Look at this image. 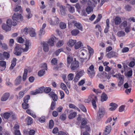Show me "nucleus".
Masks as SVG:
<instances>
[{"instance_id": "1", "label": "nucleus", "mask_w": 135, "mask_h": 135, "mask_svg": "<svg viewBox=\"0 0 135 135\" xmlns=\"http://www.w3.org/2000/svg\"><path fill=\"white\" fill-rule=\"evenodd\" d=\"M23 18L21 14L18 13H14L12 17L13 20V25L16 26L17 24V22L22 21Z\"/></svg>"}, {"instance_id": "2", "label": "nucleus", "mask_w": 135, "mask_h": 135, "mask_svg": "<svg viewBox=\"0 0 135 135\" xmlns=\"http://www.w3.org/2000/svg\"><path fill=\"white\" fill-rule=\"evenodd\" d=\"M48 21L50 25L53 26L57 25L60 22L59 18L56 16L48 18Z\"/></svg>"}, {"instance_id": "3", "label": "nucleus", "mask_w": 135, "mask_h": 135, "mask_svg": "<svg viewBox=\"0 0 135 135\" xmlns=\"http://www.w3.org/2000/svg\"><path fill=\"white\" fill-rule=\"evenodd\" d=\"M105 113L104 108L101 107L99 108L97 113V118L99 120L102 117Z\"/></svg>"}, {"instance_id": "4", "label": "nucleus", "mask_w": 135, "mask_h": 135, "mask_svg": "<svg viewBox=\"0 0 135 135\" xmlns=\"http://www.w3.org/2000/svg\"><path fill=\"white\" fill-rule=\"evenodd\" d=\"M75 60V59L71 63L70 66L71 69L72 70L76 69L79 66V62Z\"/></svg>"}, {"instance_id": "5", "label": "nucleus", "mask_w": 135, "mask_h": 135, "mask_svg": "<svg viewBox=\"0 0 135 135\" xmlns=\"http://www.w3.org/2000/svg\"><path fill=\"white\" fill-rule=\"evenodd\" d=\"M56 39L57 38L55 36H51L50 38L47 42L49 45L52 46L54 45V42Z\"/></svg>"}, {"instance_id": "6", "label": "nucleus", "mask_w": 135, "mask_h": 135, "mask_svg": "<svg viewBox=\"0 0 135 135\" xmlns=\"http://www.w3.org/2000/svg\"><path fill=\"white\" fill-rule=\"evenodd\" d=\"M94 98H92L91 97H89L88 98V99L89 100V101H90L92 99V105L94 107V108L95 109L97 108L95 101L97 100V97L96 96H94Z\"/></svg>"}, {"instance_id": "7", "label": "nucleus", "mask_w": 135, "mask_h": 135, "mask_svg": "<svg viewBox=\"0 0 135 135\" xmlns=\"http://www.w3.org/2000/svg\"><path fill=\"white\" fill-rule=\"evenodd\" d=\"M118 54L115 51H112L107 54V56L109 58L113 57H117Z\"/></svg>"}, {"instance_id": "8", "label": "nucleus", "mask_w": 135, "mask_h": 135, "mask_svg": "<svg viewBox=\"0 0 135 135\" xmlns=\"http://www.w3.org/2000/svg\"><path fill=\"white\" fill-rule=\"evenodd\" d=\"M68 118L69 119H71L75 117L76 115V112H74L72 110H70L69 112Z\"/></svg>"}, {"instance_id": "9", "label": "nucleus", "mask_w": 135, "mask_h": 135, "mask_svg": "<svg viewBox=\"0 0 135 135\" xmlns=\"http://www.w3.org/2000/svg\"><path fill=\"white\" fill-rule=\"evenodd\" d=\"M67 8L69 11L70 13H73L75 12V9L74 7L73 6L69 4H67Z\"/></svg>"}, {"instance_id": "10", "label": "nucleus", "mask_w": 135, "mask_h": 135, "mask_svg": "<svg viewBox=\"0 0 135 135\" xmlns=\"http://www.w3.org/2000/svg\"><path fill=\"white\" fill-rule=\"evenodd\" d=\"M49 95L50 97H51L54 101V102H55L57 100L58 98L57 95L55 94L53 92H51L49 94Z\"/></svg>"}, {"instance_id": "11", "label": "nucleus", "mask_w": 135, "mask_h": 135, "mask_svg": "<svg viewBox=\"0 0 135 135\" xmlns=\"http://www.w3.org/2000/svg\"><path fill=\"white\" fill-rule=\"evenodd\" d=\"M72 23H74V26L78 29L82 31L83 27L81 23H77L75 21H72Z\"/></svg>"}, {"instance_id": "12", "label": "nucleus", "mask_w": 135, "mask_h": 135, "mask_svg": "<svg viewBox=\"0 0 135 135\" xmlns=\"http://www.w3.org/2000/svg\"><path fill=\"white\" fill-rule=\"evenodd\" d=\"M109 106L111 107L109 109V110L110 111H113L117 108L118 105L115 103H112L110 104Z\"/></svg>"}, {"instance_id": "13", "label": "nucleus", "mask_w": 135, "mask_h": 135, "mask_svg": "<svg viewBox=\"0 0 135 135\" xmlns=\"http://www.w3.org/2000/svg\"><path fill=\"white\" fill-rule=\"evenodd\" d=\"M43 50L45 52H47L49 50V46L47 42H43L42 43Z\"/></svg>"}, {"instance_id": "14", "label": "nucleus", "mask_w": 135, "mask_h": 135, "mask_svg": "<svg viewBox=\"0 0 135 135\" xmlns=\"http://www.w3.org/2000/svg\"><path fill=\"white\" fill-rule=\"evenodd\" d=\"M65 7L64 6L61 5L60 7V9L61 14L64 16H65L66 13L65 12Z\"/></svg>"}, {"instance_id": "15", "label": "nucleus", "mask_w": 135, "mask_h": 135, "mask_svg": "<svg viewBox=\"0 0 135 135\" xmlns=\"http://www.w3.org/2000/svg\"><path fill=\"white\" fill-rule=\"evenodd\" d=\"M118 77L119 81L118 83V85L120 86L123 84L124 81V76L123 75H121L120 74Z\"/></svg>"}, {"instance_id": "16", "label": "nucleus", "mask_w": 135, "mask_h": 135, "mask_svg": "<svg viewBox=\"0 0 135 135\" xmlns=\"http://www.w3.org/2000/svg\"><path fill=\"white\" fill-rule=\"evenodd\" d=\"M3 30L6 32L9 31L11 30V27L7 26L6 24H3L2 26Z\"/></svg>"}, {"instance_id": "17", "label": "nucleus", "mask_w": 135, "mask_h": 135, "mask_svg": "<svg viewBox=\"0 0 135 135\" xmlns=\"http://www.w3.org/2000/svg\"><path fill=\"white\" fill-rule=\"evenodd\" d=\"M12 114V112H6L5 113L3 114V117L4 119H7L11 116Z\"/></svg>"}, {"instance_id": "18", "label": "nucleus", "mask_w": 135, "mask_h": 135, "mask_svg": "<svg viewBox=\"0 0 135 135\" xmlns=\"http://www.w3.org/2000/svg\"><path fill=\"white\" fill-rule=\"evenodd\" d=\"M9 96V93H4L1 98V100L2 101H6L8 99Z\"/></svg>"}, {"instance_id": "19", "label": "nucleus", "mask_w": 135, "mask_h": 135, "mask_svg": "<svg viewBox=\"0 0 135 135\" xmlns=\"http://www.w3.org/2000/svg\"><path fill=\"white\" fill-rule=\"evenodd\" d=\"M17 61V59L15 58H13V60L11 61V64L9 68V69L12 70L13 69V68L16 65V62Z\"/></svg>"}, {"instance_id": "20", "label": "nucleus", "mask_w": 135, "mask_h": 135, "mask_svg": "<svg viewBox=\"0 0 135 135\" xmlns=\"http://www.w3.org/2000/svg\"><path fill=\"white\" fill-rule=\"evenodd\" d=\"M25 45L26 47L23 49V51L26 52L28 50L29 47L31 45V43L29 40H26Z\"/></svg>"}, {"instance_id": "21", "label": "nucleus", "mask_w": 135, "mask_h": 135, "mask_svg": "<svg viewBox=\"0 0 135 135\" xmlns=\"http://www.w3.org/2000/svg\"><path fill=\"white\" fill-rule=\"evenodd\" d=\"M101 97V101L102 102L106 101L108 99L107 95L104 93H103L102 94Z\"/></svg>"}, {"instance_id": "22", "label": "nucleus", "mask_w": 135, "mask_h": 135, "mask_svg": "<svg viewBox=\"0 0 135 135\" xmlns=\"http://www.w3.org/2000/svg\"><path fill=\"white\" fill-rule=\"evenodd\" d=\"M29 33L30 36L32 37H35L36 35L35 30L32 28L30 30Z\"/></svg>"}, {"instance_id": "23", "label": "nucleus", "mask_w": 135, "mask_h": 135, "mask_svg": "<svg viewBox=\"0 0 135 135\" xmlns=\"http://www.w3.org/2000/svg\"><path fill=\"white\" fill-rule=\"evenodd\" d=\"M115 23V25H119L121 22V20L119 17H117L114 20Z\"/></svg>"}, {"instance_id": "24", "label": "nucleus", "mask_w": 135, "mask_h": 135, "mask_svg": "<svg viewBox=\"0 0 135 135\" xmlns=\"http://www.w3.org/2000/svg\"><path fill=\"white\" fill-rule=\"evenodd\" d=\"M76 41L75 40L70 39L68 42V44L71 46H73L76 43Z\"/></svg>"}, {"instance_id": "25", "label": "nucleus", "mask_w": 135, "mask_h": 135, "mask_svg": "<svg viewBox=\"0 0 135 135\" xmlns=\"http://www.w3.org/2000/svg\"><path fill=\"white\" fill-rule=\"evenodd\" d=\"M45 30L40 29L39 31L38 36L39 38H41L45 33Z\"/></svg>"}, {"instance_id": "26", "label": "nucleus", "mask_w": 135, "mask_h": 135, "mask_svg": "<svg viewBox=\"0 0 135 135\" xmlns=\"http://www.w3.org/2000/svg\"><path fill=\"white\" fill-rule=\"evenodd\" d=\"M22 80V77L21 76H19L16 79L15 81V84L16 85L20 84Z\"/></svg>"}, {"instance_id": "27", "label": "nucleus", "mask_w": 135, "mask_h": 135, "mask_svg": "<svg viewBox=\"0 0 135 135\" xmlns=\"http://www.w3.org/2000/svg\"><path fill=\"white\" fill-rule=\"evenodd\" d=\"M75 48L76 49H77L80 48L81 46L82 43L79 41L75 43Z\"/></svg>"}, {"instance_id": "28", "label": "nucleus", "mask_w": 135, "mask_h": 135, "mask_svg": "<svg viewBox=\"0 0 135 135\" xmlns=\"http://www.w3.org/2000/svg\"><path fill=\"white\" fill-rule=\"evenodd\" d=\"M117 35L119 37H123L125 36V34L124 32L122 31H119L117 33Z\"/></svg>"}, {"instance_id": "29", "label": "nucleus", "mask_w": 135, "mask_h": 135, "mask_svg": "<svg viewBox=\"0 0 135 135\" xmlns=\"http://www.w3.org/2000/svg\"><path fill=\"white\" fill-rule=\"evenodd\" d=\"M87 123V119L86 118H84L82 120V121L81 123V126L80 127L81 128H84V127L83 126L85 125Z\"/></svg>"}, {"instance_id": "30", "label": "nucleus", "mask_w": 135, "mask_h": 135, "mask_svg": "<svg viewBox=\"0 0 135 135\" xmlns=\"http://www.w3.org/2000/svg\"><path fill=\"white\" fill-rule=\"evenodd\" d=\"M79 32V31L77 29H74L72 30L71 32V34L74 36L77 35Z\"/></svg>"}, {"instance_id": "31", "label": "nucleus", "mask_w": 135, "mask_h": 135, "mask_svg": "<svg viewBox=\"0 0 135 135\" xmlns=\"http://www.w3.org/2000/svg\"><path fill=\"white\" fill-rule=\"evenodd\" d=\"M3 55L4 58L7 60H8L10 57V55L9 54V53L5 51L3 52Z\"/></svg>"}, {"instance_id": "32", "label": "nucleus", "mask_w": 135, "mask_h": 135, "mask_svg": "<svg viewBox=\"0 0 135 135\" xmlns=\"http://www.w3.org/2000/svg\"><path fill=\"white\" fill-rule=\"evenodd\" d=\"M28 70L26 69H25L24 70V72L23 76V80L24 81L26 79L27 75Z\"/></svg>"}, {"instance_id": "33", "label": "nucleus", "mask_w": 135, "mask_h": 135, "mask_svg": "<svg viewBox=\"0 0 135 135\" xmlns=\"http://www.w3.org/2000/svg\"><path fill=\"white\" fill-rule=\"evenodd\" d=\"M87 73L90 77L91 78H92L94 77L95 75V71L90 72L88 71V72H87Z\"/></svg>"}, {"instance_id": "34", "label": "nucleus", "mask_w": 135, "mask_h": 135, "mask_svg": "<svg viewBox=\"0 0 135 135\" xmlns=\"http://www.w3.org/2000/svg\"><path fill=\"white\" fill-rule=\"evenodd\" d=\"M73 60V58L70 56H68L67 58V62L68 63L67 66L69 67V64H70L72 61Z\"/></svg>"}, {"instance_id": "35", "label": "nucleus", "mask_w": 135, "mask_h": 135, "mask_svg": "<svg viewBox=\"0 0 135 135\" xmlns=\"http://www.w3.org/2000/svg\"><path fill=\"white\" fill-rule=\"evenodd\" d=\"M127 25V21H124L121 23L120 26V27L121 28L123 29Z\"/></svg>"}, {"instance_id": "36", "label": "nucleus", "mask_w": 135, "mask_h": 135, "mask_svg": "<svg viewBox=\"0 0 135 135\" xmlns=\"http://www.w3.org/2000/svg\"><path fill=\"white\" fill-rule=\"evenodd\" d=\"M46 117L43 116L39 118L38 120L39 122L41 123H44L45 122Z\"/></svg>"}, {"instance_id": "37", "label": "nucleus", "mask_w": 135, "mask_h": 135, "mask_svg": "<svg viewBox=\"0 0 135 135\" xmlns=\"http://www.w3.org/2000/svg\"><path fill=\"white\" fill-rule=\"evenodd\" d=\"M26 120L27 121V125H30L32 123V119L30 117H28L26 118Z\"/></svg>"}, {"instance_id": "38", "label": "nucleus", "mask_w": 135, "mask_h": 135, "mask_svg": "<svg viewBox=\"0 0 135 135\" xmlns=\"http://www.w3.org/2000/svg\"><path fill=\"white\" fill-rule=\"evenodd\" d=\"M31 28L29 27H25L23 30V33L26 35H27L28 34V32H30V30Z\"/></svg>"}, {"instance_id": "39", "label": "nucleus", "mask_w": 135, "mask_h": 135, "mask_svg": "<svg viewBox=\"0 0 135 135\" xmlns=\"http://www.w3.org/2000/svg\"><path fill=\"white\" fill-rule=\"evenodd\" d=\"M66 116L65 114L63 113L61 114L60 117V119L62 121H64L66 119Z\"/></svg>"}, {"instance_id": "40", "label": "nucleus", "mask_w": 135, "mask_h": 135, "mask_svg": "<svg viewBox=\"0 0 135 135\" xmlns=\"http://www.w3.org/2000/svg\"><path fill=\"white\" fill-rule=\"evenodd\" d=\"M56 105V103L55 102H52L50 109L51 110H54L55 108Z\"/></svg>"}, {"instance_id": "41", "label": "nucleus", "mask_w": 135, "mask_h": 135, "mask_svg": "<svg viewBox=\"0 0 135 135\" xmlns=\"http://www.w3.org/2000/svg\"><path fill=\"white\" fill-rule=\"evenodd\" d=\"M0 65L4 69V70L6 68V62L5 61H0Z\"/></svg>"}, {"instance_id": "42", "label": "nucleus", "mask_w": 135, "mask_h": 135, "mask_svg": "<svg viewBox=\"0 0 135 135\" xmlns=\"http://www.w3.org/2000/svg\"><path fill=\"white\" fill-rule=\"evenodd\" d=\"M45 73L44 69H42L39 71L38 73V74L39 76H41L43 75Z\"/></svg>"}, {"instance_id": "43", "label": "nucleus", "mask_w": 135, "mask_h": 135, "mask_svg": "<svg viewBox=\"0 0 135 135\" xmlns=\"http://www.w3.org/2000/svg\"><path fill=\"white\" fill-rule=\"evenodd\" d=\"M64 44V42L63 40H60L58 41L56 44L57 47H60L62 46Z\"/></svg>"}, {"instance_id": "44", "label": "nucleus", "mask_w": 135, "mask_h": 135, "mask_svg": "<svg viewBox=\"0 0 135 135\" xmlns=\"http://www.w3.org/2000/svg\"><path fill=\"white\" fill-rule=\"evenodd\" d=\"M74 75L72 73H70L68 76V79L69 81L72 80L74 78Z\"/></svg>"}, {"instance_id": "45", "label": "nucleus", "mask_w": 135, "mask_h": 135, "mask_svg": "<svg viewBox=\"0 0 135 135\" xmlns=\"http://www.w3.org/2000/svg\"><path fill=\"white\" fill-rule=\"evenodd\" d=\"M7 24L8 26L11 27L12 25H13V22H12L11 19H8L7 20Z\"/></svg>"}, {"instance_id": "46", "label": "nucleus", "mask_w": 135, "mask_h": 135, "mask_svg": "<svg viewBox=\"0 0 135 135\" xmlns=\"http://www.w3.org/2000/svg\"><path fill=\"white\" fill-rule=\"evenodd\" d=\"M86 10L87 13L89 14L93 11V8L91 6H89L86 8Z\"/></svg>"}, {"instance_id": "47", "label": "nucleus", "mask_w": 135, "mask_h": 135, "mask_svg": "<svg viewBox=\"0 0 135 135\" xmlns=\"http://www.w3.org/2000/svg\"><path fill=\"white\" fill-rule=\"evenodd\" d=\"M75 6L76 8L77 11L79 13L81 9V7L79 3H76L75 5Z\"/></svg>"}, {"instance_id": "48", "label": "nucleus", "mask_w": 135, "mask_h": 135, "mask_svg": "<svg viewBox=\"0 0 135 135\" xmlns=\"http://www.w3.org/2000/svg\"><path fill=\"white\" fill-rule=\"evenodd\" d=\"M30 96L28 95L25 96L24 97L23 99L24 103H27L28 102V100L30 99Z\"/></svg>"}, {"instance_id": "49", "label": "nucleus", "mask_w": 135, "mask_h": 135, "mask_svg": "<svg viewBox=\"0 0 135 135\" xmlns=\"http://www.w3.org/2000/svg\"><path fill=\"white\" fill-rule=\"evenodd\" d=\"M88 71L90 72L95 71L94 70V67L93 65L92 64L88 69L87 70V72H88Z\"/></svg>"}, {"instance_id": "50", "label": "nucleus", "mask_w": 135, "mask_h": 135, "mask_svg": "<svg viewBox=\"0 0 135 135\" xmlns=\"http://www.w3.org/2000/svg\"><path fill=\"white\" fill-rule=\"evenodd\" d=\"M54 125V122L53 120H50L49 124V127L50 129L52 128Z\"/></svg>"}, {"instance_id": "51", "label": "nucleus", "mask_w": 135, "mask_h": 135, "mask_svg": "<svg viewBox=\"0 0 135 135\" xmlns=\"http://www.w3.org/2000/svg\"><path fill=\"white\" fill-rule=\"evenodd\" d=\"M60 27L62 29H64L66 27V25L65 23L61 22L60 24Z\"/></svg>"}, {"instance_id": "52", "label": "nucleus", "mask_w": 135, "mask_h": 135, "mask_svg": "<svg viewBox=\"0 0 135 135\" xmlns=\"http://www.w3.org/2000/svg\"><path fill=\"white\" fill-rule=\"evenodd\" d=\"M93 91L95 92L97 94H100L102 93L101 90L99 89H95L94 88H93Z\"/></svg>"}, {"instance_id": "53", "label": "nucleus", "mask_w": 135, "mask_h": 135, "mask_svg": "<svg viewBox=\"0 0 135 135\" xmlns=\"http://www.w3.org/2000/svg\"><path fill=\"white\" fill-rule=\"evenodd\" d=\"M14 53L17 56H19L21 55L22 53V51L14 50L13 51Z\"/></svg>"}, {"instance_id": "54", "label": "nucleus", "mask_w": 135, "mask_h": 135, "mask_svg": "<svg viewBox=\"0 0 135 135\" xmlns=\"http://www.w3.org/2000/svg\"><path fill=\"white\" fill-rule=\"evenodd\" d=\"M22 106L23 109H27L29 107L28 104L27 103H23L22 104Z\"/></svg>"}, {"instance_id": "55", "label": "nucleus", "mask_w": 135, "mask_h": 135, "mask_svg": "<svg viewBox=\"0 0 135 135\" xmlns=\"http://www.w3.org/2000/svg\"><path fill=\"white\" fill-rule=\"evenodd\" d=\"M102 17V16L100 14H98V17L97 18V19L94 22V23L96 24L101 19Z\"/></svg>"}, {"instance_id": "56", "label": "nucleus", "mask_w": 135, "mask_h": 135, "mask_svg": "<svg viewBox=\"0 0 135 135\" xmlns=\"http://www.w3.org/2000/svg\"><path fill=\"white\" fill-rule=\"evenodd\" d=\"M2 48L5 50H6L8 49V47L7 45L4 43H2L1 45Z\"/></svg>"}, {"instance_id": "57", "label": "nucleus", "mask_w": 135, "mask_h": 135, "mask_svg": "<svg viewBox=\"0 0 135 135\" xmlns=\"http://www.w3.org/2000/svg\"><path fill=\"white\" fill-rule=\"evenodd\" d=\"M132 70H130L128 71L127 74H125V76L127 77H129L132 76Z\"/></svg>"}, {"instance_id": "58", "label": "nucleus", "mask_w": 135, "mask_h": 135, "mask_svg": "<svg viewBox=\"0 0 135 135\" xmlns=\"http://www.w3.org/2000/svg\"><path fill=\"white\" fill-rule=\"evenodd\" d=\"M79 108L84 112H86V111L85 108L83 105L80 104L79 105Z\"/></svg>"}, {"instance_id": "59", "label": "nucleus", "mask_w": 135, "mask_h": 135, "mask_svg": "<svg viewBox=\"0 0 135 135\" xmlns=\"http://www.w3.org/2000/svg\"><path fill=\"white\" fill-rule=\"evenodd\" d=\"M133 60L134 61H131L129 64V66L131 67H133L135 64V60L134 58L133 59Z\"/></svg>"}, {"instance_id": "60", "label": "nucleus", "mask_w": 135, "mask_h": 135, "mask_svg": "<svg viewBox=\"0 0 135 135\" xmlns=\"http://www.w3.org/2000/svg\"><path fill=\"white\" fill-rule=\"evenodd\" d=\"M63 51V49L61 48V49H59L57 50L56 51V52L55 53V55L56 56H58L61 52L62 51Z\"/></svg>"}, {"instance_id": "61", "label": "nucleus", "mask_w": 135, "mask_h": 135, "mask_svg": "<svg viewBox=\"0 0 135 135\" xmlns=\"http://www.w3.org/2000/svg\"><path fill=\"white\" fill-rule=\"evenodd\" d=\"M23 50V49H22L21 47L19 45H17L15 48L14 50L22 51Z\"/></svg>"}, {"instance_id": "62", "label": "nucleus", "mask_w": 135, "mask_h": 135, "mask_svg": "<svg viewBox=\"0 0 135 135\" xmlns=\"http://www.w3.org/2000/svg\"><path fill=\"white\" fill-rule=\"evenodd\" d=\"M129 50V48L127 47H124L122 50V51L123 53H125L128 52Z\"/></svg>"}, {"instance_id": "63", "label": "nucleus", "mask_w": 135, "mask_h": 135, "mask_svg": "<svg viewBox=\"0 0 135 135\" xmlns=\"http://www.w3.org/2000/svg\"><path fill=\"white\" fill-rule=\"evenodd\" d=\"M132 7L130 6L127 5L125 6V9L127 11H131Z\"/></svg>"}, {"instance_id": "64", "label": "nucleus", "mask_w": 135, "mask_h": 135, "mask_svg": "<svg viewBox=\"0 0 135 135\" xmlns=\"http://www.w3.org/2000/svg\"><path fill=\"white\" fill-rule=\"evenodd\" d=\"M21 6H17L13 10L14 11L17 12L20 10L21 9Z\"/></svg>"}]
</instances>
